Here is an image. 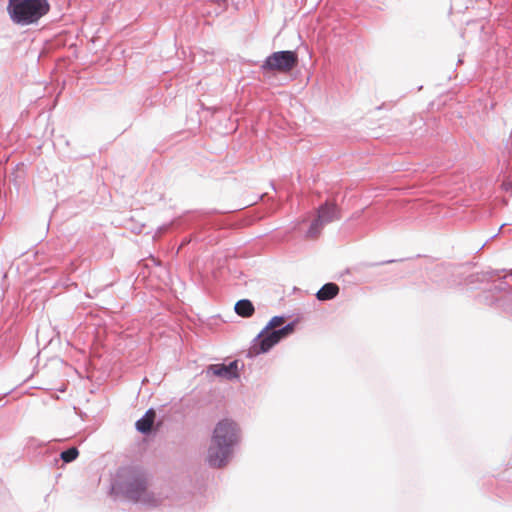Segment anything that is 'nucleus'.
<instances>
[{
  "label": "nucleus",
  "instance_id": "nucleus-1",
  "mask_svg": "<svg viewBox=\"0 0 512 512\" xmlns=\"http://www.w3.org/2000/svg\"><path fill=\"white\" fill-rule=\"evenodd\" d=\"M240 441V429L230 419H223L214 428L207 452V462L213 468L225 466L233 455L234 447Z\"/></svg>",
  "mask_w": 512,
  "mask_h": 512
},
{
  "label": "nucleus",
  "instance_id": "nucleus-2",
  "mask_svg": "<svg viewBox=\"0 0 512 512\" xmlns=\"http://www.w3.org/2000/svg\"><path fill=\"white\" fill-rule=\"evenodd\" d=\"M49 10L48 0H9L7 5L11 21L19 26L38 23Z\"/></svg>",
  "mask_w": 512,
  "mask_h": 512
},
{
  "label": "nucleus",
  "instance_id": "nucleus-3",
  "mask_svg": "<svg viewBox=\"0 0 512 512\" xmlns=\"http://www.w3.org/2000/svg\"><path fill=\"white\" fill-rule=\"evenodd\" d=\"M123 480H116L112 485V490L121 492L127 499L138 502L143 500L148 503L149 500L143 498L147 492L148 476L146 472L140 468H129L122 470L119 474Z\"/></svg>",
  "mask_w": 512,
  "mask_h": 512
},
{
  "label": "nucleus",
  "instance_id": "nucleus-4",
  "mask_svg": "<svg viewBox=\"0 0 512 512\" xmlns=\"http://www.w3.org/2000/svg\"><path fill=\"white\" fill-rule=\"evenodd\" d=\"M296 322L291 321L285 326L264 332V328L252 340L251 345L247 351V357L254 358L260 354L269 352L275 345L282 339L289 336L295 330Z\"/></svg>",
  "mask_w": 512,
  "mask_h": 512
},
{
  "label": "nucleus",
  "instance_id": "nucleus-5",
  "mask_svg": "<svg viewBox=\"0 0 512 512\" xmlns=\"http://www.w3.org/2000/svg\"><path fill=\"white\" fill-rule=\"evenodd\" d=\"M341 219V209L340 207L331 201H325L321 204L317 209V216L311 222L307 232V238H316L318 237L324 226L332 223L334 221Z\"/></svg>",
  "mask_w": 512,
  "mask_h": 512
},
{
  "label": "nucleus",
  "instance_id": "nucleus-6",
  "mask_svg": "<svg viewBox=\"0 0 512 512\" xmlns=\"http://www.w3.org/2000/svg\"><path fill=\"white\" fill-rule=\"evenodd\" d=\"M298 54L292 50L273 52L263 61L262 71L289 72L298 64Z\"/></svg>",
  "mask_w": 512,
  "mask_h": 512
},
{
  "label": "nucleus",
  "instance_id": "nucleus-7",
  "mask_svg": "<svg viewBox=\"0 0 512 512\" xmlns=\"http://www.w3.org/2000/svg\"><path fill=\"white\" fill-rule=\"evenodd\" d=\"M207 374H212L214 376L226 379L233 380L239 378L238 372V360L231 361L229 364H211L207 368Z\"/></svg>",
  "mask_w": 512,
  "mask_h": 512
},
{
  "label": "nucleus",
  "instance_id": "nucleus-8",
  "mask_svg": "<svg viewBox=\"0 0 512 512\" xmlns=\"http://www.w3.org/2000/svg\"><path fill=\"white\" fill-rule=\"evenodd\" d=\"M156 413L150 408L145 414L136 421L135 427L138 432L144 435H149L155 421Z\"/></svg>",
  "mask_w": 512,
  "mask_h": 512
},
{
  "label": "nucleus",
  "instance_id": "nucleus-9",
  "mask_svg": "<svg viewBox=\"0 0 512 512\" xmlns=\"http://www.w3.org/2000/svg\"><path fill=\"white\" fill-rule=\"evenodd\" d=\"M339 293V286L329 282L324 284L316 293L319 301H328L334 299Z\"/></svg>",
  "mask_w": 512,
  "mask_h": 512
},
{
  "label": "nucleus",
  "instance_id": "nucleus-10",
  "mask_svg": "<svg viewBox=\"0 0 512 512\" xmlns=\"http://www.w3.org/2000/svg\"><path fill=\"white\" fill-rule=\"evenodd\" d=\"M234 310L237 315L244 318L251 317L255 312L254 305L249 299H241L237 301L234 306Z\"/></svg>",
  "mask_w": 512,
  "mask_h": 512
},
{
  "label": "nucleus",
  "instance_id": "nucleus-11",
  "mask_svg": "<svg viewBox=\"0 0 512 512\" xmlns=\"http://www.w3.org/2000/svg\"><path fill=\"white\" fill-rule=\"evenodd\" d=\"M79 455V451L76 447H70L64 451L61 452L60 458L65 463H70L74 461Z\"/></svg>",
  "mask_w": 512,
  "mask_h": 512
},
{
  "label": "nucleus",
  "instance_id": "nucleus-12",
  "mask_svg": "<svg viewBox=\"0 0 512 512\" xmlns=\"http://www.w3.org/2000/svg\"><path fill=\"white\" fill-rule=\"evenodd\" d=\"M285 320V317L284 316H274L272 317L269 322L266 324V326L264 327V332H268L269 330H274V329H277L276 327H278L279 325H281Z\"/></svg>",
  "mask_w": 512,
  "mask_h": 512
},
{
  "label": "nucleus",
  "instance_id": "nucleus-13",
  "mask_svg": "<svg viewBox=\"0 0 512 512\" xmlns=\"http://www.w3.org/2000/svg\"><path fill=\"white\" fill-rule=\"evenodd\" d=\"M213 2L217 3L218 5L225 4L227 0H212Z\"/></svg>",
  "mask_w": 512,
  "mask_h": 512
},
{
  "label": "nucleus",
  "instance_id": "nucleus-14",
  "mask_svg": "<svg viewBox=\"0 0 512 512\" xmlns=\"http://www.w3.org/2000/svg\"><path fill=\"white\" fill-rule=\"evenodd\" d=\"M511 275H512V272H511Z\"/></svg>",
  "mask_w": 512,
  "mask_h": 512
}]
</instances>
